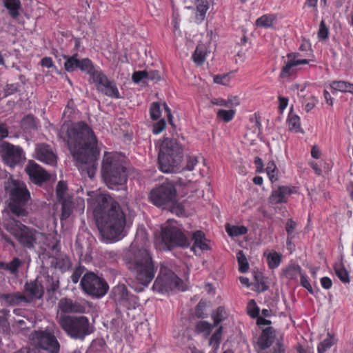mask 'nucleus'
<instances>
[{
  "instance_id": "423d86ee",
  "label": "nucleus",
  "mask_w": 353,
  "mask_h": 353,
  "mask_svg": "<svg viewBox=\"0 0 353 353\" xmlns=\"http://www.w3.org/2000/svg\"><path fill=\"white\" fill-rule=\"evenodd\" d=\"M4 188L9 195V208L12 212L18 216L26 215L25 206L31 199L26 185L19 180L10 178L5 183Z\"/></svg>"
},
{
  "instance_id": "bf43d9fd",
  "label": "nucleus",
  "mask_w": 353,
  "mask_h": 353,
  "mask_svg": "<svg viewBox=\"0 0 353 353\" xmlns=\"http://www.w3.org/2000/svg\"><path fill=\"white\" fill-rule=\"evenodd\" d=\"M272 353H285L283 339H278L275 345L273 346Z\"/></svg>"
},
{
  "instance_id": "6e6d98bb",
  "label": "nucleus",
  "mask_w": 353,
  "mask_h": 353,
  "mask_svg": "<svg viewBox=\"0 0 353 353\" xmlns=\"http://www.w3.org/2000/svg\"><path fill=\"white\" fill-rule=\"evenodd\" d=\"M199 161L195 156H189L187 158V163L185 165V170L192 171L194 169L195 165L198 163Z\"/></svg>"
},
{
  "instance_id": "473e14b6",
  "label": "nucleus",
  "mask_w": 353,
  "mask_h": 353,
  "mask_svg": "<svg viewBox=\"0 0 353 353\" xmlns=\"http://www.w3.org/2000/svg\"><path fill=\"white\" fill-rule=\"evenodd\" d=\"M302 272L301 266L298 264H292L288 266L284 270L285 276L290 280L296 279L298 275Z\"/></svg>"
},
{
  "instance_id": "a211bd4d",
  "label": "nucleus",
  "mask_w": 353,
  "mask_h": 353,
  "mask_svg": "<svg viewBox=\"0 0 353 353\" xmlns=\"http://www.w3.org/2000/svg\"><path fill=\"white\" fill-rule=\"evenodd\" d=\"M37 159L46 164L54 165L57 163V155L52 148L46 144L39 145L36 148Z\"/></svg>"
},
{
  "instance_id": "3c124183",
  "label": "nucleus",
  "mask_w": 353,
  "mask_h": 353,
  "mask_svg": "<svg viewBox=\"0 0 353 353\" xmlns=\"http://www.w3.org/2000/svg\"><path fill=\"white\" fill-rule=\"evenodd\" d=\"M229 74H219L214 77L213 81L215 83L226 85L230 82Z\"/></svg>"
},
{
  "instance_id": "ddd939ff",
  "label": "nucleus",
  "mask_w": 353,
  "mask_h": 353,
  "mask_svg": "<svg viewBox=\"0 0 353 353\" xmlns=\"http://www.w3.org/2000/svg\"><path fill=\"white\" fill-rule=\"evenodd\" d=\"M23 153V150L19 146H15L6 141L0 143V156L4 163L11 168L20 163Z\"/></svg>"
},
{
  "instance_id": "a19ab883",
  "label": "nucleus",
  "mask_w": 353,
  "mask_h": 353,
  "mask_svg": "<svg viewBox=\"0 0 353 353\" xmlns=\"http://www.w3.org/2000/svg\"><path fill=\"white\" fill-rule=\"evenodd\" d=\"M336 276L343 283H349L350 281V275L347 270L342 265H336L334 267Z\"/></svg>"
},
{
  "instance_id": "c03bdc74",
  "label": "nucleus",
  "mask_w": 353,
  "mask_h": 353,
  "mask_svg": "<svg viewBox=\"0 0 353 353\" xmlns=\"http://www.w3.org/2000/svg\"><path fill=\"white\" fill-rule=\"evenodd\" d=\"M197 16L199 15L200 19L203 20L205 13L208 10V3L207 0H196L195 2Z\"/></svg>"
},
{
  "instance_id": "4c0bfd02",
  "label": "nucleus",
  "mask_w": 353,
  "mask_h": 353,
  "mask_svg": "<svg viewBox=\"0 0 353 353\" xmlns=\"http://www.w3.org/2000/svg\"><path fill=\"white\" fill-rule=\"evenodd\" d=\"M225 230L230 236H239L248 232V228L244 225H227Z\"/></svg>"
},
{
  "instance_id": "0eeeda50",
  "label": "nucleus",
  "mask_w": 353,
  "mask_h": 353,
  "mask_svg": "<svg viewBox=\"0 0 353 353\" xmlns=\"http://www.w3.org/2000/svg\"><path fill=\"white\" fill-rule=\"evenodd\" d=\"M58 323L67 335L74 339L83 340L92 332L89 319L85 316L61 314Z\"/></svg>"
},
{
  "instance_id": "09e8293b",
  "label": "nucleus",
  "mask_w": 353,
  "mask_h": 353,
  "mask_svg": "<svg viewBox=\"0 0 353 353\" xmlns=\"http://www.w3.org/2000/svg\"><path fill=\"white\" fill-rule=\"evenodd\" d=\"M235 112H217L216 119L224 122H229L234 117Z\"/></svg>"
},
{
  "instance_id": "4be33fe9",
  "label": "nucleus",
  "mask_w": 353,
  "mask_h": 353,
  "mask_svg": "<svg viewBox=\"0 0 353 353\" xmlns=\"http://www.w3.org/2000/svg\"><path fill=\"white\" fill-rule=\"evenodd\" d=\"M0 300L4 301L9 305H18L21 302H28L25 295L17 292L0 294Z\"/></svg>"
},
{
  "instance_id": "6e6552de",
  "label": "nucleus",
  "mask_w": 353,
  "mask_h": 353,
  "mask_svg": "<svg viewBox=\"0 0 353 353\" xmlns=\"http://www.w3.org/2000/svg\"><path fill=\"white\" fill-rule=\"evenodd\" d=\"M150 201L157 207L165 208L176 201V190L171 181H165L152 189L150 193Z\"/></svg>"
},
{
  "instance_id": "de8ad7c7",
  "label": "nucleus",
  "mask_w": 353,
  "mask_h": 353,
  "mask_svg": "<svg viewBox=\"0 0 353 353\" xmlns=\"http://www.w3.org/2000/svg\"><path fill=\"white\" fill-rule=\"evenodd\" d=\"M223 332V327H219L210 339V345L214 347H219Z\"/></svg>"
},
{
  "instance_id": "b1692460",
  "label": "nucleus",
  "mask_w": 353,
  "mask_h": 353,
  "mask_svg": "<svg viewBox=\"0 0 353 353\" xmlns=\"http://www.w3.org/2000/svg\"><path fill=\"white\" fill-rule=\"evenodd\" d=\"M192 241H194V247L198 248L201 250H210V246L207 243L205 235L201 230H196L193 232Z\"/></svg>"
},
{
  "instance_id": "a878e982",
  "label": "nucleus",
  "mask_w": 353,
  "mask_h": 353,
  "mask_svg": "<svg viewBox=\"0 0 353 353\" xmlns=\"http://www.w3.org/2000/svg\"><path fill=\"white\" fill-rule=\"evenodd\" d=\"M288 128L290 131L296 133H303V130L301 126L300 117L295 114L294 112H289L288 117Z\"/></svg>"
},
{
  "instance_id": "69168bd1",
  "label": "nucleus",
  "mask_w": 353,
  "mask_h": 353,
  "mask_svg": "<svg viewBox=\"0 0 353 353\" xmlns=\"http://www.w3.org/2000/svg\"><path fill=\"white\" fill-rule=\"evenodd\" d=\"M321 285L323 288L329 290L332 286V281L328 276H323L320 280Z\"/></svg>"
},
{
  "instance_id": "72a5a7b5",
  "label": "nucleus",
  "mask_w": 353,
  "mask_h": 353,
  "mask_svg": "<svg viewBox=\"0 0 353 353\" xmlns=\"http://www.w3.org/2000/svg\"><path fill=\"white\" fill-rule=\"evenodd\" d=\"M94 83L97 84V88L101 90L107 83H109V79L101 72L95 70L91 76Z\"/></svg>"
},
{
  "instance_id": "f8f14e48",
  "label": "nucleus",
  "mask_w": 353,
  "mask_h": 353,
  "mask_svg": "<svg viewBox=\"0 0 353 353\" xmlns=\"http://www.w3.org/2000/svg\"><path fill=\"white\" fill-rule=\"evenodd\" d=\"M11 233L22 247L29 250L34 248L37 243V232L36 230L20 224L12 228Z\"/></svg>"
},
{
  "instance_id": "7c9ffc66",
  "label": "nucleus",
  "mask_w": 353,
  "mask_h": 353,
  "mask_svg": "<svg viewBox=\"0 0 353 353\" xmlns=\"http://www.w3.org/2000/svg\"><path fill=\"white\" fill-rule=\"evenodd\" d=\"M265 171L269 178V180L272 183H274L278 181L279 171L274 161H268Z\"/></svg>"
},
{
  "instance_id": "49530a36",
  "label": "nucleus",
  "mask_w": 353,
  "mask_h": 353,
  "mask_svg": "<svg viewBox=\"0 0 353 353\" xmlns=\"http://www.w3.org/2000/svg\"><path fill=\"white\" fill-rule=\"evenodd\" d=\"M225 318V311L223 307H219L212 314L214 326H217Z\"/></svg>"
},
{
  "instance_id": "393cba45",
  "label": "nucleus",
  "mask_w": 353,
  "mask_h": 353,
  "mask_svg": "<svg viewBox=\"0 0 353 353\" xmlns=\"http://www.w3.org/2000/svg\"><path fill=\"white\" fill-rule=\"evenodd\" d=\"M3 4L13 19L19 16V10L21 8V3L19 0H3Z\"/></svg>"
},
{
  "instance_id": "338daca9",
  "label": "nucleus",
  "mask_w": 353,
  "mask_h": 353,
  "mask_svg": "<svg viewBox=\"0 0 353 353\" xmlns=\"http://www.w3.org/2000/svg\"><path fill=\"white\" fill-rule=\"evenodd\" d=\"M321 152L319 148L316 145H313L311 149L312 157L316 159H319L321 158Z\"/></svg>"
},
{
  "instance_id": "cd10ccee",
  "label": "nucleus",
  "mask_w": 353,
  "mask_h": 353,
  "mask_svg": "<svg viewBox=\"0 0 353 353\" xmlns=\"http://www.w3.org/2000/svg\"><path fill=\"white\" fill-rule=\"evenodd\" d=\"M23 264V261L18 257H14L9 263L1 262L0 268L8 271L12 274H16L18 272L19 267Z\"/></svg>"
},
{
  "instance_id": "f3484780",
  "label": "nucleus",
  "mask_w": 353,
  "mask_h": 353,
  "mask_svg": "<svg viewBox=\"0 0 353 353\" xmlns=\"http://www.w3.org/2000/svg\"><path fill=\"white\" fill-rule=\"evenodd\" d=\"M26 170L31 181L35 184H41L50 178L48 172L35 163H30Z\"/></svg>"
},
{
  "instance_id": "13d9d810",
  "label": "nucleus",
  "mask_w": 353,
  "mask_h": 353,
  "mask_svg": "<svg viewBox=\"0 0 353 353\" xmlns=\"http://www.w3.org/2000/svg\"><path fill=\"white\" fill-rule=\"evenodd\" d=\"M146 80L158 81L161 79V75L158 70H146Z\"/></svg>"
},
{
  "instance_id": "1a4fd4ad",
  "label": "nucleus",
  "mask_w": 353,
  "mask_h": 353,
  "mask_svg": "<svg viewBox=\"0 0 353 353\" xmlns=\"http://www.w3.org/2000/svg\"><path fill=\"white\" fill-rule=\"evenodd\" d=\"M81 286L85 294L98 299L104 296L109 290L106 281L92 272H87L83 276Z\"/></svg>"
},
{
  "instance_id": "f704fd0d",
  "label": "nucleus",
  "mask_w": 353,
  "mask_h": 353,
  "mask_svg": "<svg viewBox=\"0 0 353 353\" xmlns=\"http://www.w3.org/2000/svg\"><path fill=\"white\" fill-rule=\"evenodd\" d=\"M94 83L97 84V88L101 90L107 83H109V79L101 72L95 70L91 76Z\"/></svg>"
},
{
  "instance_id": "aec40b11",
  "label": "nucleus",
  "mask_w": 353,
  "mask_h": 353,
  "mask_svg": "<svg viewBox=\"0 0 353 353\" xmlns=\"http://www.w3.org/2000/svg\"><path fill=\"white\" fill-rule=\"evenodd\" d=\"M297 54L289 53L287 55V61H285V65L282 68L280 76L281 77H287L290 76L294 72V67L300 64H307L309 61L307 59H296Z\"/></svg>"
},
{
  "instance_id": "774afa93",
  "label": "nucleus",
  "mask_w": 353,
  "mask_h": 353,
  "mask_svg": "<svg viewBox=\"0 0 353 353\" xmlns=\"http://www.w3.org/2000/svg\"><path fill=\"white\" fill-rule=\"evenodd\" d=\"M41 64L42 66L46 68H51L53 66V62L51 58L50 57H44L41 61Z\"/></svg>"
},
{
  "instance_id": "79ce46f5",
  "label": "nucleus",
  "mask_w": 353,
  "mask_h": 353,
  "mask_svg": "<svg viewBox=\"0 0 353 353\" xmlns=\"http://www.w3.org/2000/svg\"><path fill=\"white\" fill-rule=\"evenodd\" d=\"M275 19L276 17L273 14H265L256 21V24L259 27L270 28L272 26Z\"/></svg>"
},
{
  "instance_id": "5fc2aeb1",
  "label": "nucleus",
  "mask_w": 353,
  "mask_h": 353,
  "mask_svg": "<svg viewBox=\"0 0 353 353\" xmlns=\"http://www.w3.org/2000/svg\"><path fill=\"white\" fill-rule=\"evenodd\" d=\"M146 70L136 71L132 74V79L136 83L146 80Z\"/></svg>"
},
{
  "instance_id": "a18cd8bd",
  "label": "nucleus",
  "mask_w": 353,
  "mask_h": 353,
  "mask_svg": "<svg viewBox=\"0 0 353 353\" xmlns=\"http://www.w3.org/2000/svg\"><path fill=\"white\" fill-rule=\"evenodd\" d=\"M247 312L252 319H256L259 316L260 309L254 299H251L248 302L247 305Z\"/></svg>"
},
{
  "instance_id": "9d476101",
  "label": "nucleus",
  "mask_w": 353,
  "mask_h": 353,
  "mask_svg": "<svg viewBox=\"0 0 353 353\" xmlns=\"http://www.w3.org/2000/svg\"><path fill=\"white\" fill-rule=\"evenodd\" d=\"M182 283V280L174 272L161 265L152 288L159 292H168L180 290Z\"/></svg>"
},
{
  "instance_id": "864d4df0",
  "label": "nucleus",
  "mask_w": 353,
  "mask_h": 353,
  "mask_svg": "<svg viewBox=\"0 0 353 353\" xmlns=\"http://www.w3.org/2000/svg\"><path fill=\"white\" fill-rule=\"evenodd\" d=\"M165 126L166 122L164 119H162L154 124L152 132L154 134H159L165 128Z\"/></svg>"
},
{
  "instance_id": "dca6fc26",
  "label": "nucleus",
  "mask_w": 353,
  "mask_h": 353,
  "mask_svg": "<svg viewBox=\"0 0 353 353\" xmlns=\"http://www.w3.org/2000/svg\"><path fill=\"white\" fill-rule=\"evenodd\" d=\"M276 338V330L272 327H268L262 330L258 338L255 349L257 353H268V349L272 345Z\"/></svg>"
},
{
  "instance_id": "20e7f679",
  "label": "nucleus",
  "mask_w": 353,
  "mask_h": 353,
  "mask_svg": "<svg viewBox=\"0 0 353 353\" xmlns=\"http://www.w3.org/2000/svg\"><path fill=\"white\" fill-rule=\"evenodd\" d=\"M184 145L179 136L164 138L159 146V170L165 173L177 172L183 159Z\"/></svg>"
},
{
  "instance_id": "f03ea898",
  "label": "nucleus",
  "mask_w": 353,
  "mask_h": 353,
  "mask_svg": "<svg viewBox=\"0 0 353 353\" xmlns=\"http://www.w3.org/2000/svg\"><path fill=\"white\" fill-rule=\"evenodd\" d=\"M101 214L97 226L102 236L111 241H117L124 236L125 215L119 204L111 197L103 196L100 203Z\"/></svg>"
},
{
  "instance_id": "39448f33",
  "label": "nucleus",
  "mask_w": 353,
  "mask_h": 353,
  "mask_svg": "<svg viewBox=\"0 0 353 353\" xmlns=\"http://www.w3.org/2000/svg\"><path fill=\"white\" fill-rule=\"evenodd\" d=\"M101 174L108 188L118 190L126 183L127 169L124 157L117 152H105L103 159Z\"/></svg>"
},
{
  "instance_id": "e433bc0d",
  "label": "nucleus",
  "mask_w": 353,
  "mask_h": 353,
  "mask_svg": "<svg viewBox=\"0 0 353 353\" xmlns=\"http://www.w3.org/2000/svg\"><path fill=\"white\" fill-rule=\"evenodd\" d=\"M101 91L108 97L112 98L119 97V92L115 83L112 81L110 80L109 83H107L103 88H101Z\"/></svg>"
},
{
  "instance_id": "ea45409f",
  "label": "nucleus",
  "mask_w": 353,
  "mask_h": 353,
  "mask_svg": "<svg viewBox=\"0 0 353 353\" xmlns=\"http://www.w3.org/2000/svg\"><path fill=\"white\" fill-rule=\"evenodd\" d=\"M236 258L239 263V271L241 273H245L249 270V263L247 258L242 250L236 253Z\"/></svg>"
},
{
  "instance_id": "5701e85b",
  "label": "nucleus",
  "mask_w": 353,
  "mask_h": 353,
  "mask_svg": "<svg viewBox=\"0 0 353 353\" xmlns=\"http://www.w3.org/2000/svg\"><path fill=\"white\" fill-rule=\"evenodd\" d=\"M208 53H210V50H208V47L205 44H198L192 54L194 62L197 65H203Z\"/></svg>"
},
{
  "instance_id": "6ab92c4d",
  "label": "nucleus",
  "mask_w": 353,
  "mask_h": 353,
  "mask_svg": "<svg viewBox=\"0 0 353 353\" xmlns=\"http://www.w3.org/2000/svg\"><path fill=\"white\" fill-rule=\"evenodd\" d=\"M294 188L287 185H281L272 192L269 201L272 204L285 203L288 201V196L294 192Z\"/></svg>"
},
{
  "instance_id": "4468645a",
  "label": "nucleus",
  "mask_w": 353,
  "mask_h": 353,
  "mask_svg": "<svg viewBox=\"0 0 353 353\" xmlns=\"http://www.w3.org/2000/svg\"><path fill=\"white\" fill-rule=\"evenodd\" d=\"M39 345L50 353H59L60 345L54 334L48 330L35 332Z\"/></svg>"
},
{
  "instance_id": "0e129e2a",
  "label": "nucleus",
  "mask_w": 353,
  "mask_h": 353,
  "mask_svg": "<svg viewBox=\"0 0 353 353\" xmlns=\"http://www.w3.org/2000/svg\"><path fill=\"white\" fill-rule=\"evenodd\" d=\"M309 164L317 175H321L322 174V170H321V167L323 166L322 161H321L319 162V163L314 161H312L309 163Z\"/></svg>"
},
{
  "instance_id": "f257e3e1",
  "label": "nucleus",
  "mask_w": 353,
  "mask_h": 353,
  "mask_svg": "<svg viewBox=\"0 0 353 353\" xmlns=\"http://www.w3.org/2000/svg\"><path fill=\"white\" fill-rule=\"evenodd\" d=\"M65 130L68 148L78 164L85 166L90 178H92L97 170V161L99 156L97 137L92 128L85 122L80 121L71 125L64 124L60 134Z\"/></svg>"
},
{
  "instance_id": "c9c22d12",
  "label": "nucleus",
  "mask_w": 353,
  "mask_h": 353,
  "mask_svg": "<svg viewBox=\"0 0 353 353\" xmlns=\"http://www.w3.org/2000/svg\"><path fill=\"white\" fill-rule=\"evenodd\" d=\"M77 54L72 56H64V59H65L64 68L66 71L71 72L78 68L79 59H77Z\"/></svg>"
},
{
  "instance_id": "680f3d73",
  "label": "nucleus",
  "mask_w": 353,
  "mask_h": 353,
  "mask_svg": "<svg viewBox=\"0 0 353 353\" xmlns=\"http://www.w3.org/2000/svg\"><path fill=\"white\" fill-rule=\"evenodd\" d=\"M296 228V223L292 219H288L285 224V230L288 236H293L292 233Z\"/></svg>"
},
{
  "instance_id": "2f4dec72",
  "label": "nucleus",
  "mask_w": 353,
  "mask_h": 353,
  "mask_svg": "<svg viewBox=\"0 0 353 353\" xmlns=\"http://www.w3.org/2000/svg\"><path fill=\"white\" fill-rule=\"evenodd\" d=\"M212 328L213 326L211 323L205 321H199L195 325V332L202 334L205 337H208L210 334Z\"/></svg>"
},
{
  "instance_id": "412c9836",
  "label": "nucleus",
  "mask_w": 353,
  "mask_h": 353,
  "mask_svg": "<svg viewBox=\"0 0 353 353\" xmlns=\"http://www.w3.org/2000/svg\"><path fill=\"white\" fill-rule=\"evenodd\" d=\"M24 290L32 299H41L44 294L43 287L37 279L26 282Z\"/></svg>"
},
{
  "instance_id": "9b49d317",
  "label": "nucleus",
  "mask_w": 353,
  "mask_h": 353,
  "mask_svg": "<svg viewBox=\"0 0 353 353\" xmlns=\"http://www.w3.org/2000/svg\"><path fill=\"white\" fill-rule=\"evenodd\" d=\"M161 241L169 250L176 247L188 248L190 244L188 238L181 230L172 225L162 228Z\"/></svg>"
},
{
  "instance_id": "c85d7f7f",
  "label": "nucleus",
  "mask_w": 353,
  "mask_h": 353,
  "mask_svg": "<svg viewBox=\"0 0 353 353\" xmlns=\"http://www.w3.org/2000/svg\"><path fill=\"white\" fill-rule=\"evenodd\" d=\"M330 88L335 91L353 93V84L344 81H334Z\"/></svg>"
},
{
  "instance_id": "052dcab7",
  "label": "nucleus",
  "mask_w": 353,
  "mask_h": 353,
  "mask_svg": "<svg viewBox=\"0 0 353 353\" xmlns=\"http://www.w3.org/2000/svg\"><path fill=\"white\" fill-rule=\"evenodd\" d=\"M227 108H234L240 104V99L238 96H231L228 97V100H226Z\"/></svg>"
},
{
  "instance_id": "7ed1b4c3",
  "label": "nucleus",
  "mask_w": 353,
  "mask_h": 353,
  "mask_svg": "<svg viewBox=\"0 0 353 353\" xmlns=\"http://www.w3.org/2000/svg\"><path fill=\"white\" fill-rule=\"evenodd\" d=\"M123 260L137 282L144 287L148 286L157 271L150 252L143 248L130 250L125 254Z\"/></svg>"
},
{
  "instance_id": "4d7b16f0",
  "label": "nucleus",
  "mask_w": 353,
  "mask_h": 353,
  "mask_svg": "<svg viewBox=\"0 0 353 353\" xmlns=\"http://www.w3.org/2000/svg\"><path fill=\"white\" fill-rule=\"evenodd\" d=\"M318 37L322 39H327L328 37V29L326 27L323 20H322L320 23Z\"/></svg>"
},
{
  "instance_id": "e2e57ef3",
  "label": "nucleus",
  "mask_w": 353,
  "mask_h": 353,
  "mask_svg": "<svg viewBox=\"0 0 353 353\" xmlns=\"http://www.w3.org/2000/svg\"><path fill=\"white\" fill-rule=\"evenodd\" d=\"M256 173H263L264 172V165L263 160L259 157H256L254 160Z\"/></svg>"
},
{
  "instance_id": "2eb2a0df",
  "label": "nucleus",
  "mask_w": 353,
  "mask_h": 353,
  "mask_svg": "<svg viewBox=\"0 0 353 353\" xmlns=\"http://www.w3.org/2000/svg\"><path fill=\"white\" fill-rule=\"evenodd\" d=\"M86 301L83 299L73 300L70 298H62L58 303V307L63 313L67 314H83L86 311Z\"/></svg>"
},
{
  "instance_id": "37998d69",
  "label": "nucleus",
  "mask_w": 353,
  "mask_h": 353,
  "mask_svg": "<svg viewBox=\"0 0 353 353\" xmlns=\"http://www.w3.org/2000/svg\"><path fill=\"white\" fill-rule=\"evenodd\" d=\"M333 345L334 337L328 333L327 337L318 345L317 352L318 353H325Z\"/></svg>"
},
{
  "instance_id": "603ef678",
  "label": "nucleus",
  "mask_w": 353,
  "mask_h": 353,
  "mask_svg": "<svg viewBox=\"0 0 353 353\" xmlns=\"http://www.w3.org/2000/svg\"><path fill=\"white\" fill-rule=\"evenodd\" d=\"M85 270V268L81 265H79L77 267L72 276H71V280L74 283H77L79 281V279L81 278L82 274L83 273Z\"/></svg>"
},
{
  "instance_id": "c756f323",
  "label": "nucleus",
  "mask_w": 353,
  "mask_h": 353,
  "mask_svg": "<svg viewBox=\"0 0 353 353\" xmlns=\"http://www.w3.org/2000/svg\"><path fill=\"white\" fill-rule=\"evenodd\" d=\"M61 219H67L71 215L73 212L74 204L70 199H61Z\"/></svg>"
},
{
  "instance_id": "bb28decb",
  "label": "nucleus",
  "mask_w": 353,
  "mask_h": 353,
  "mask_svg": "<svg viewBox=\"0 0 353 353\" xmlns=\"http://www.w3.org/2000/svg\"><path fill=\"white\" fill-rule=\"evenodd\" d=\"M264 255L266 256L267 263L270 269L274 270L280 265L282 260L281 254L272 250L267 254L264 253Z\"/></svg>"
},
{
  "instance_id": "8fccbe9b",
  "label": "nucleus",
  "mask_w": 353,
  "mask_h": 353,
  "mask_svg": "<svg viewBox=\"0 0 353 353\" xmlns=\"http://www.w3.org/2000/svg\"><path fill=\"white\" fill-rule=\"evenodd\" d=\"M300 283L301 285L305 288L310 294H313V289L309 281L307 276L305 274L301 272L300 274Z\"/></svg>"
},
{
  "instance_id": "58836bf2",
  "label": "nucleus",
  "mask_w": 353,
  "mask_h": 353,
  "mask_svg": "<svg viewBox=\"0 0 353 353\" xmlns=\"http://www.w3.org/2000/svg\"><path fill=\"white\" fill-rule=\"evenodd\" d=\"M77 69H79L81 71L90 74V77L95 71L92 61L88 58L79 59V63L78 64Z\"/></svg>"
}]
</instances>
